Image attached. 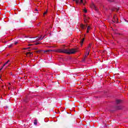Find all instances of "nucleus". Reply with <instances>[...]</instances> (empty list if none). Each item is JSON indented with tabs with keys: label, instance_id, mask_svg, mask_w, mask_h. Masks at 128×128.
<instances>
[{
	"label": "nucleus",
	"instance_id": "obj_27",
	"mask_svg": "<svg viewBox=\"0 0 128 128\" xmlns=\"http://www.w3.org/2000/svg\"><path fill=\"white\" fill-rule=\"evenodd\" d=\"M94 8L96 9V10H98V9L96 8V6H94Z\"/></svg>",
	"mask_w": 128,
	"mask_h": 128
},
{
	"label": "nucleus",
	"instance_id": "obj_38",
	"mask_svg": "<svg viewBox=\"0 0 128 128\" xmlns=\"http://www.w3.org/2000/svg\"><path fill=\"white\" fill-rule=\"evenodd\" d=\"M0 78H1V77L0 76Z\"/></svg>",
	"mask_w": 128,
	"mask_h": 128
},
{
	"label": "nucleus",
	"instance_id": "obj_3",
	"mask_svg": "<svg viewBox=\"0 0 128 128\" xmlns=\"http://www.w3.org/2000/svg\"><path fill=\"white\" fill-rule=\"evenodd\" d=\"M115 110H122L124 108V107L122 106H116L114 108Z\"/></svg>",
	"mask_w": 128,
	"mask_h": 128
},
{
	"label": "nucleus",
	"instance_id": "obj_22",
	"mask_svg": "<svg viewBox=\"0 0 128 128\" xmlns=\"http://www.w3.org/2000/svg\"><path fill=\"white\" fill-rule=\"evenodd\" d=\"M6 66V64H4L3 65V66H2V68H4V66Z\"/></svg>",
	"mask_w": 128,
	"mask_h": 128
},
{
	"label": "nucleus",
	"instance_id": "obj_14",
	"mask_svg": "<svg viewBox=\"0 0 128 128\" xmlns=\"http://www.w3.org/2000/svg\"><path fill=\"white\" fill-rule=\"evenodd\" d=\"M87 30H90V26H88L87 28Z\"/></svg>",
	"mask_w": 128,
	"mask_h": 128
},
{
	"label": "nucleus",
	"instance_id": "obj_4",
	"mask_svg": "<svg viewBox=\"0 0 128 128\" xmlns=\"http://www.w3.org/2000/svg\"><path fill=\"white\" fill-rule=\"evenodd\" d=\"M80 26V28H82V30H86V28L88 26H86V25H84V24H81Z\"/></svg>",
	"mask_w": 128,
	"mask_h": 128
},
{
	"label": "nucleus",
	"instance_id": "obj_35",
	"mask_svg": "<svg viewBox=\"0 0 128 128\" xmlns=\"http://www.w3.org/2000/svg\"><path fill=\"white\" fill-rule=\"evenodd\" d=\"M4 86H2V88H4Z\"/></svg>",
	"mask_w": 128,
	"mask_h": 128
},
{
	"label": "nucleus",
	"instance_id": "obj_2",
	"mask_svg": "<svg viewBox=\"0 0 128 128\" xmlns=\"http://www.w3.org/2000/svg\"><path fill=\"white\" fill-rule=\"evenodd\" d=\"M91 48H92V44H89L88 46L87 47L86 49L87 52H90Z\"/></svg>",
	"mask_w": 128,
	"mask_h": 128
},
{
	"label": "nucleus",
	"instance_id": "obj_5",
	"mask_svg": "<svg viewBox=\"0 0 128 128\" xmlns=\"http://www.w3.org/2000/svg\"><path fill=\"white\" fill-rule=\"evenodd\" d=\"M122 100H116V104H122Z\"/></svg>",
	"mask_w": 128,
	"mask_h": 128
},
{
	"label": "nucleus",
	"instance_id": "obj_13",
	"mask_svg": "<svg viewBox=\"0 0 128 128\" xmlns=\"http://www.w3.org/2000/svg\"><path fill=\"white\" fill-rule=\"evenodd\" d=\"M10 60H8L4 64H6H6H8V62H10Z\"/></svg>",
	"mask_w": 128,
	"mask_h": 128
},
{
	"label": "nucleus",
	"instance_id": "obj_8",
	"mask_svg": "<svg viewBox=\"0 0 128 128\" xmlns=\"http://www.w3.org/2000/svg\"><path fill=\"white\" fill-rule=\"evenodd\" d=\"M84 41V38H83L80 40V44H81V46H82Z\"/></svg>",
	"mask_w": 128,
	"mask_h": 128
},
{
	"label": "nucleus",
	"instance_id": "obj_19",
	"mask_svg": "<svg viewBox=\"0 0 128 128\" xmlns=\"http://www.w3.org/2000/svg\"><path fill=\"white\" fill-rule=\"evenodd\" d=\"M8 46L9 48H12V44H10Z\"/></svg>",
	"mask_w": 128,
	"mask_h": 128
},
{
	"label": "nucleus",
	"instance_id": "obj_17",
	"mask_svg": "<svg viewBox=\"0 0 128 128\" xmlns=\"http://www.w3.org/2000/svg\"><path fill=\"white\" fill-rule=\"evenodd\" d=\"M47 51L48 52H52V50H47Z\"/></svg>",
	"mask_w": 128,
	"mask_h": 128
},
{
	"label": "nucleus",
	"instance_id": "obj_28",
	"mask_svg": "<svg viewBox=\"0 0 128 128\" xmlns=\"http://www.w3.org/2000/svg\"><path fill=\"white\" fill-rule=\"evenodd\" d=\"M14 44H18V42H16L14 43Z\"/></svg>",
	"mask_w": 128,
	"mask_h": 128
},
{
	"label": "nucleus",
	"instance_id": "obj_32",
	"mask_svg": "<svg viewBox=\"0 0 128 128\" xmlns=\"http://www.w3.org/2000/svg\"><path fill=\"white\" fill-rule=\"evenodd\" d=\"M124 20L125 22H126V19H124Z\"/></svg>",
	"mask_w": 128,
	"mask_h": 128
},
{
	"label": "nucleus",
	"instance_id": "obj_15",
	"mask_svg": "<svg viewBox=\"0 0 128 128\" xmlns=\"http://www.w3.org/2000/svg\"><path fill=\"white\" fill-rule=\"evenodd\" d=\"M84 12H88V10H86V9H84Z\"/></svg>",
	"mask_w": 128,
	"mask_h": 128
},
{
	"label": "nucleus",
	"instance_id": "obj_6",
	"mask_svg": "<svg viewBox=\"0 0 128 128\" xmlns=\"http://www.w3.org/2000/svg\"><path fill=\"white\" fill-rule=\"evenodd\" d=\"M26 56L29 55V56L32 57L33 56L32 52H28L27 53H26Z\"/></svg>",
	"mask_w": 128,
	"mask_h": 128
},
{
	"label": "nucleus",
	"instance_id": "obj_37",
	"mask_svg": "<svg viewBox=\"0 0 128 128\" xmlns=\"http://www.w3.org/2000/svg\"><path fill=\"white\" fill-rule=\"evenodd\" d=\"M42 38H44V36Z\"/></svg>",
	"mask_w": 128,
	"mask_h": 128
},
{
	"label": "nucleus",
	"instance_id": "obj_20",
	"mask_svg": "<svg viewBox=\"0 0 128 128\" xmlns=\"http://www.w3.org/2000/svg\"><path fill=\"white\" fill-rule=\"evenodd\" d=\"M86 58H88V55H87V54H86V55H85L84 59V60H86Z\"/></svg>",
	"mask_w": 128,
	"mask_h": 128
},
{
	"label": "nucleus",
	"instance_id": "obj_9",
	"mask_svg": "<svg viewBox=\"0 0 128 128\" xmlns=\"http://www.w3.org/2000/svg\"><path fill=\"white\" fill-rule=\"evenodd\" d=\"M35 52H36V54H40V52H42V50H36L35 51Z\"/></svg>",
	"mask_w": 128,
	"mask_h": 128
},
{
	"label": "nucleus",
	"instance_id": "obj_30",
	"mask_svg": "<svg viewBox=\"0 0 128 128\" xmlns=\"http://www.w3.org/2000/svg\"><path fill=\"white\" fill-rule=\"evenodd\" d=\"M28 46H34V44H29Z\"/></svg>",
	"mask_w": 128,
	"mask_h": 128
},
{
	"label": "nucleus",
	"instance_id": "obj_7",
	"mask_svg": "<svg viewBox=\"0 0 128 128\" xmlns=\"http://www.w3.org/2000/svg\"><path fill=\"white\" fill-rule=\"evenodd\" d=\"M44 39V38H42V35H40L39 37H38V40H42Z\"/></svg>",
	"mask_w": 128,
	"mask_h": 128
},
{
	"label": "nucleus",
	"instance_id": "obj_11",
	"mask_svg": "<svg viewBox=\"0 0 128 128\" xmlns=\"http://www.w3.org/2000/svg\"><path fill=\"white\" fill-rule=\"evenodd\" d=\"M48 14V10H46V12H45L44 13V14H43L44 16V15H45V14Z\"/></svg>",
	"mask_w": 128,
	"mask_h": 128
},
{
	"label": "nucleus",
	"instance_id": "obj_26",
	"mask_svg": "<svg viewBox=\"0 0 128 128\" xmlns=\"http://www.w3.org/2000/svg\"><path fill=\"white\" fill-rule=\"evenodd\" d=\"M114 20H116V16H114Z\"/></svg>",
	"mask_w": 128,
	"mask_h": 128
},
{
	"label": "nucleus",
	"instance_id": "obj_24",
	"mask_svg": "<svg viewBox=\"0 0 128 128\" xmlns=\"http://www.w3.org/2000/svg\"><path fill=\"white\" fill-rule=\"evenodd\" d=\"M38 9H36L35 10H34V12H38Z\"/></svg>",
	"mask_w": 128,
	"mask_h": 128
},
{
	"label": "nucleus",
	"instance_id": "obj_1",
	"mask_svg": "<svg viewBox=\"0 0 128 128\" xmlns=\"http://www.w3.org/2000/svg\"><path fill=\"white\" fill-rule=\"evenodd\" d=\"M52 52H63L64 54H76L78 50L76 49H58V50H52Z\"/></svg>",
	"mask_w": 128,
	"mask_h": 128
},
{
	"label": "nucleus",
	"instance_id": "obj_36",
	"mask_svg": "<svg viewBox=\"0 0 128 128\" xmlns=\"http://www.w3.org/2000/svg\"><path fill=\"white\" fill-rule=\"evenodd\" d=\"M38 26H40V24H38Z\"/></svg>",
	"mask_w": 128,
	"mask_h": 128
},
{
	"label": "nucleus",
	"instance_id": "obj_23",
	"mask_svg": "<svg viewBox=\"0 0 128 128\" xmlns=\"http://www.w3.org/2000/svg\"><path fill=\"white\" fill-rule=\"evenodd\" d=\"M87 32V33L90 32V30H88L87 29V32Z\"/></svg>",
	"mask_w": 128,
	"mask_h": 128
},
{
	"label": "nucleus",
	"instance_id": "obj_34",
	"mask_svg": "<svg viewBox=\"0 0 128 128\" xmlns=\"http://www.w3.org/2000/svg\"><path fill=\"white\" fill-rule=\"evenodd\" d=\"M26 48L27 50H28V48Z\"/></svg>",
	"mask_w": 128,
	"mask_h": 128
},
{
	"label": "nucleus",
	"instance_id": "obj_25",
	"mask_svg": "<svg viewBox=\"0 0 128 128\" xmlns=\"http://www.w3.org/2000/svg\"><path fill=\"white\" fill-rule=\"evenodd\" d=\"M108 0V2H112V0Z\"/></svg>",
	"mask_w": 128,
	"mask_h": 128
},
{
	"label": "nucleus",
	"instance_id": "obj_31",
	"mask_svg": "<svg viewBox=\"0 0 128 128\" xmlns=\"http://www.w3.org/2000/svg\"><path fill=\"white\" fill-rule=\"evenodd\" d=\"M2 70V68L0 69V72Z\"/></svg>",
	"mask_w": 128,
	"mask_h": 128
},
{
	"label": "nucleus",
	"instance_id": "obj_16",
	"mask_svg": "<svg viewBox=\"0 0 128 128\" xmlns=\"http://www.w3.org/2000/svg\"><path fill=\"white\" fill-rule=\"evenodd\" d=\"M48 52V50L44 51V54H47Z\"/></svg>",
	"mask_w": 128,
	"mask_h": 128
},
{
	"label": "nucleus",
	"instance_id": "obj_18",
	"mask_svg": "<svg viewBox=\"0 0 128 128\" xmlns=\"http://www.w3.org/2000/svg\"><path fill=\"white\" fill-rule=\"evenodd\" d=\"M40 44V42H37V43L35 44V45L37 46V44Z\"/></svg>",
	"mask_w": 128,
	"mask_h": 128
},
{
	"label": "nucleus",
	"instance_id": "obj_10",
	"mask_svg": "<svg viewBox=\"0 0 128 128\" xmlns=\"http://www.w3.org/2000/svg\"><path fill=\"white\" fill-rule=\"evenodd\" d=\"M34 124H35V126H36V124H38V121L36 120H34Z\"/></svg>",
	"mask_w": 128,
	"mask_h": 128
},
{
	"label": "nucleus",
	"instance_id": "obj_12",
	"mask_svg": "<svg viewBox=\"0 0 128 128\" xmlns=\"http://www.w3.org/2000/svg\"><path fill=\"white\" fill-rule=\"evenodd\" d=\"M114 10H115L116 12H118V8H114Z\"/></svg>",
	"mask_w": 128,
	"mask_h": 128
},
{
	"label": "nucleus",
	"instance_id": "obj_21",
	"mask_svg": "<svg viewBox=\"0 0 128 128\" xmlns=\"http://www.w3.org/2000/svg\"><path fill=\"white\" fill-rule=\"evenodd\" d=\"M87 52V54H86V55H87V56H88V55L90 54V52Z\"/></svg>",
	"mask_w": 128,
	"mask_h": 128
},
{
	"label": "nucleus",
	"instance_id": "obj_33",
	"mask_svg": "<svg viewBox=\"0 0 128 128\" xmlns=\"http://www.w3.org/2000/svg\"><path fill=\"white\" fill-rule=\"evenodd\" d=\"M24 50H27V48H24Z\"/></svg>",
	"mask_w": 128,
	"mask_h": 128
},
{
	"label": "nucleus",
	"instance_id": "obj_29",
	"mask_svg": "<svg viewBox=\"0 0 128 128\" xmlns=\"http://www.w3.org/2000/svg\"><path fill=\"white\" fill-rule=\"evenodd\" d=\"M112 22H116V21H114V20H112Z\"/></svg>",
	"mask_w": 128,
	"mask_h": 128
}]
</instances>
